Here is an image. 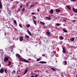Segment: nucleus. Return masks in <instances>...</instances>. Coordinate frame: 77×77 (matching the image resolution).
Segmentation results:
<instances>
[{"mask_svg": "<svg viewBox=\"0 0 77 77\" xmlns=\"http://www.w3.org/2000/svg\"><path fill=\"white\" fill-rule=\"evenodd\" d=\"M16 56L18 58H19L21 62H25L26 63H29V61L22 58L21 56H20L18 54H16Z\"/></svg>", "mask_w": 77, "mask_h": 77, "instance_id": "obj_1", "label": "nucleus"}, {"mask_svg": "<svg viewBox=\"0 0 77 77\" xmlns=\"http://www.w3.org/2000/svg\"><path fill=\"white\" fill-rule=\"evenodd\" d=\"M0 72L1 74H2V73H3V72H4V69H3V68H2L0 69Z\"/></svg>", "mask_w": 77, "mask_h": 77, "instance_id": "obj_2", "label": "nucleus"}, {"mask_svg": "<svg viewBox=\"0 0 77 77\" xmlns=\"http://www.w3.org/2000/svg\"><path fill=\"white\" fill-rule=\"evenodd\" d=\"M72 10L75 13H77V9H75L74 8H73Z\"/></svg>", "mask_w": 77, "mask_h": 77, "instance_id": "obj_3", "label": "nucleus"}, {"mask_svg": "<svg viewBox=\"0 0 77 77\" xmlns=\"http://www.w3.org/2000/svg\"><path fill=\"white\" fill-rule=\"evenodd\" d=\"M66 7L67 8H68V9H69V10H71V7H70V6L68 5H66Z\"/></svg>", "mask_w": 77, "mask_h": 77, "instance_id": "obj_4", "label": "nucleus"}, {"mask_svg": "<svg viewBox=\"0 0 77 77\" xmlns=\"http://www.w3.org/2000/svg\"><path fill=\"white\" fill-rule=\"evenodd\" d=\"M63 53H66V50L64 47L63 48Z\"/></svg>", "mask_w": 77, "mask_h": 77, "instance_id": "obj_5", "label": "nucleus"}, {"mask_svg": "<svg viewBox=\"0 0 77 77\" xmlns=\"http://www.w3.org/2000/svg\"><path fill=\"white\" fill-rule=\"evenodd\" d=\"M46 34L47 36H50V32L49 31H47L46 32Z\"/></svg>", "mask_w": 77, "mask_h": 77, "instance_id": "obj_6", "label": "nucleus"}, {"mask_svg": "<svg viewBox=\"0 0 77 77\" xmlns=\"http://www.w3.org/2000/svg\"><path fill=\"white\" fill-rule=\"evenodd\" d=\"M20 41H23V37L21 36L20 37Z\"/></svg>", "mask_w": 77, "mask_h": 77, "instance_id": "obj_7", "label": "nucleus"}, {"mask_svg": "<svg viewBox=\"0 0 77 77\" xmlns=\"http://www.w3.org/2000/svg\"><path fill=\"white\" fill-rule=\"evenodd\" d=\"M55 11L56 12H60L61 11V10L59 9H56Z\"/></svg>", "mask_w": 77, "mask_h": 77, "instance_id": "obj_8", "label": "nucleus"}, {"mask_svg": "<svg viewBox=\"0 0 77 77\" xmlns=\"http://www.w3.org/2000/svg\"><path fill=\"white\" fill-rule=\"evenodd\" d=\"M27 32H28V34H29L30 36H32V33H31L29 31V30H27Z\"/></svg>", "mask_w": 77, "mask_h": 77, "instance_id": "obj_9", "label": "nucleus"}, {"mask_svg": "<svg viewBox=\"0 0 77 77\" xmlns=\"http://www.w3.org/2000/svg\"><path fill=\"white\" fill-rule=\"evenodd\" d=\"M3 7V5H2V3L1 2H0V8L2 9Z\"/></svg>", "mask_w": 77, "mask_h": 77, "instance_id": "obj_10", "label": "nucleus"}, {"mask_svg": "<svg viewBox=\"0 0 77 77\" xmlns=\"http://www.w3.org/2000/svg\"><path fill=\"white\" fill-rule=\"evenodd\" d=\"M32 20H33V21H34V24H35V25H36V24H37V23L36 21H35V20H34V19H32Z\"/></svg>", "mask_w": 77, "mask_h": 77, "instance_id": "obj_11", "label": "nucleus"}, {"mask_svg": "<svg viewBox=\"0 0 77 77\" xmlns=\"http://www.w3.org/2000/svg\"><path fill=\"white\" fill-rule=\"evenodd\" d=\"M40 63H47V62L45 61H40Z\"/></svg>", "mask_w": 77, "mask_h": 77, "instance_id": "obj_12", "label": "nucleus"}, {"mask_svg": "<svg viewBox=\"0 0 77 77\" xmlns=\"http://www.w3.org/2000/svg\"><path fill=\"white\" fill-rule=\"evenodd\" d=\"M25 37L26 39H29L30 38V37L29 36L27 35H25Z\"/></svg>", "mask_w": 77, "mask_h": 77, "instance_id": "obj_13", "label": "nucleus"}, {"mask_svg": "<svg viewBox=\"0 0 77 77\" xmlns=\"http://www.w3.org/2000/svg\"><path fill=\"white\" fill-rule=\"evenodd\" d=\"M8 58L7 57H6V58H5L4 60L5 61H8Z\"/></svg>", "mask_w": 77, "mask_h": 77, "instance_id": "obj_14", "label": "nucleus"}, {"mask_svg": "<svg viewBox=\"0 0 77 77\" xmlns=\"http://www.w3.org/2000/svg\"><path fill=\"white\" fill-rule=\"evenodd\" d=\"M50 13L51 14H53V10L52 9H51L50 10Z\"/></svg>", "mask_w": 77, "mask_h": 77, "instance_id": "obj_15", "label": "nucleus"}, {"mask_svg": "<svg viewBox=\"0 0 77 77\" xmlns=\"http://www.w3.org/2000/svg\"><path fill=\"white\" fill-rule=\"evenodd\" d=\"M75 38H72L71 39H70V41H71L72 42H73L74 41V39Z\"/></svg>", "mask_w": 77, "mask_h": 77, "instance_id": "obj_16", "label": "nucleus"}, {"mask_svg": "<svg viewBox=\"0 0 77 77\" xmlns=\"http://www.w3.org/2000/svg\"><path fill=\"white\" fill-rule=\"evenodd\" d=\"M4 71L6 74H7V72H8V70L7 69V68H6L4 69Z\"/></svg>", "mask_w": 77, "mask_h": 77, "instance_id": "obj_17", "label": "nucleus"}, {"mask_svg": "<svg viewBox=\"0 0 77 77\" xmlns=\"http://www.w3.org/2000/svg\"><path fill=\"white\" fill-rule=\"evenodd\" d=\"M63 30L64 32H65V33H67V31L65 29H63Z\"/></svg>", "mask_w": 77, "mask_h": 77, "instance_id": "obj_18", "label": "nucleus"}, {"mask_svg": "<svg viewBox=\"0 0 77 77\" xmlns=\"http://www.w3.org/2000/svg\"><path fill=\"white\" fill-rule=\"evenodd\" d=\"M8 63H9L8 64V66H10V65H11V62L9 61Z\"/></svg>", "mask_w": 77, "mask_h": 77, "instance_id": "obj_19", "label": "nucleus"}, {"mask_svg": "<svg viewBox=\"0 0 77 77\" xmlns=\"http://www.w3.org/2000/svg\"><path fill=\"white\" fill-rule=\"evenodd\" d=\"M40 23H41L42 25H44V24H45V23H44V22H43L42 21H40Z\"/></svg>", "mask_w": 77, "mask_h": 77, "instance_id": "obj_20", "label": "nucleus"}, {"mask_svg": "<svg viewBox=\"0 0 77 77\" xmlns=\"http://www.w3.org/2000/svg\"><path fill=\"white\" fill-rule=\"evenodd\" d=\"M60 39L61 40H63V37L62 36H61L60 38Z\"/></svg>", "mask_w": 77, "mask_h": 77, "instance_id": "obj_21", "label": "nucleus"}, {"mask_svg": "<svg viewBox=\"0 0 77 77\" xmlns=\"http://www.w3.org/2000/svg\"><path fill=\"white\" fill-rule=\"evenodd\" d=\"M28 70H29V68H26V69H25V72H27V71H28Z\"/></svg>", "mask_w": 77, "mask_h": 77, "instance_id": "obj_22", "label": "nucleus"}, {"mask_svg": "<svg viewBox=\"0 0 77 77\" xmlns=\"http://www.w3.org/2000/svg\"><path fill=\"white\" fill-rule=\"evenodd\" d=\"M46 18L48 19V20H51V17H46Z\"/></svg>", "mask_w": 77, "mask_h": 77, "instance_id": "obj_23", "label": "nucleus"}, {"mask_svg": "<svg viewBox=\"0 0 77 77\" xmlns=\"http://www.w3.org/2000/svg\"><path fill=\"white\" fill-rule=\"evenodd\" d=\"M67 64V61H64V65H66Z\"/></svg>", "mask_w": 77, "mask_h": 77, "instance_id": "obj_24", "label": "nucleus"}, {"mask_svg": "<svg viewBox=\"0 0 77 77\" xmlns=\"http://www.w3.org/2000/svg\"><path fill=\"white\" fill-rule=\"evenodd\" d=\"M51 68V69H52L53 71H56V69H55L54 68Z\"/></svg>", "mask_w": 77, "mask_h": 77, "instance_id": "obj_25", "label": "nucleus"}, {"mask_svg": "<svg viewBox=\"0 0 77 77\" xmlns=\"http://www.w3.org/2000/svg\"><path fill=\"white\" fill-rule=\"evenodd\" d=\"M26 27H30V24H28L26 25Z\"/></svg>", "mask_w": 77, "mask_h": 77, "instance_id": "obj_26", "label": "nucleus"}, {"mask_svg": "<svg viewBox=\"0 0 77 77\" xmlns=\"http://www.w3.org/2000/svg\"><path fill=\"white\" fill-rule=\"evenodd\" d=\"M15 70H14L13 72H12V73H13V74H15L16 72Z\"/></svg>", "mask_w": 77, "mask_h": 77, "instance_id": "obj_27", "label": "nucleus"}, {"mask_svg": "<svg viewBox=\"0 0 77 77\" xmlns=\"http://www.w3.org/2000/svg\"><path fill=\"white\" fill-rule=\"evenodd\" d=\"M13 21H14V24H17V21H16V20H13Z\"/></svg>", "mask_w": 77, "mask_h": 77, "instance_id": "obj_28", "label": "nucleus"}, {"mask_svg": "<svg viewBox=\"0 0 77 77\" xmlns=\"http://www.w3.org/2000/svg\"><path fill=\"white\" fill-rule=\"evenodd\" d=\"M41 60V59H40V58H38L36 60V61H37V62H38V61H39V60Z\"/></svg>", "mask_w": 77, "mask_h": 77, "instance_id": "obj_29", "label": "nucleus"}, {"mask_svg": "<svg viewBox=\"0 0 77 77\" xmlns=\"http://www.w3.org/2000/svg\"><path fill=\"white\" fill-rule=\"evenodd\" d=\"M56 25L57 26H59L60 25V24L59 23H56Z\"/></svg>", "mask_w": 77, "mask_h": 77, "instance_id": "obj_30", "label": "nucleus"}, {"mask_svg": "<svg viewBox=\"0 0 77 77\" xmlns=\"http://www.w3.org/2000/svg\"><path fill=\"white\" fill-rule=\"evenodd\" d=\"M25 10V9L23 8V9H22V12H24Z\"/></svg>", "mask_w": 77, "mask_h": 77, "instance_id": "obj_31", "label": "nucleus"}, {"mask_svg": "<svg viewBox=\"0 0 77 77\" xmlns=\"http://www.w3.org/2000/svg\"><path fill=\"white\" fill-rule=\"evenodd\" d=\"M34 18V19H36V17L34 16L33 17V19Z\"/></svg>", "mask_w": 77, "mask_h": 77, "instance_id": "obj_32", "label": "nucleus"}, {"mask_svg": "<svg viewBox=\"0 0 77 77\" xmlns=\"http://www.w3.org/2000/svg\"><path fill=\"white\" fill-rule=\"evenodd\" d=\"M19 26L20 27H22V25L21 24H19Z\"/></svg>", "mask_w": 77, "mask_h": 77, "instance_id": "obj_33", "label": "nucleus"}, {"mask_svg": "<svg viewBox=\"0 0 77 77\" xmlns=\"http://www.w3.org/2000/svg\"><path fill=\"white\" fill-rule=\"evenodd\" d=\"M38 72V70H35V71H34V72Z\"/></svg>", "mask_w": 77, "mask_h": 77, "instance_id": "obj_34", "label": "nucleus"}, {"mask_svg": "<svg viewBox=\"0 0 77 77\" xmlns=\"http://www.w3.org/2000/svg\"><path fill=\"white\" fill-rule=\"evenodd\" d=\"M35 13H33L31 14L32 15H35Z\"/></svg>", "mask_w": 77, "mask_h": 77, "instance_id": "obj_35", "label": "nucleus"}, {"mask_svg": "<svg viewBox=\"0 0 77 77\" xmlns=\"http://www.w3.org/2000/svg\"><path fill=\"white\" fill-rule=\"evenodd\" d=\"M71 1H72V2H74V1H77V0H70Z\"/></svg>", "mask_w": 77, "mask_h": 77, "instance_id": "obj_36", "label": "nucleus"}, {"mask_svg": "<svg viewBox=\"0 0 77 77\" xmlns=\"http://www.w3.org/2000/svg\"><path fill=\"white\" fill-rule=\"evenodd\" d=\"M63 21H64V22H66V20H65V19H64L63 20Z\"/></svg>", "mask_w": 77, "mask_h": 77, "instance_id": "obj_37", "label": "nucleus"}, {"mask_svg": "<svg viewBox=\"0 0 77 77\" xmlns=\"http://www.w3.org/2000/svg\"><path fill=\"white\" fill-rule=\"evenodd\" d=\"M28 60H31V59L30 58H29L28 59Z\"/></svg>", "mask_w": 77, "mask_h": 77, "instance_id": "obj_38", "label": "nucleus"}, {"mask_svg": "<svg viewBox=\"0 0 77 77\" xmlns=\"http://www.w3.org/2000/svg\"><path fill=\"white\" fill-rule=\"evenodd\" d=\"M37 11H38V12H39V9H37Z\"/></svg>", "mask_w": 77, "mask_h": 77, "instance_id": "obj_39", "label": "nucleus"}, {"mask_svg": "<svg viewBox=\"0 0 77 77\" xmlns=\"http://www.w3.org/2000/svg\"><path fill=\"white\" fill-rule=\"evenodd\" d=\"M31 8H32V7H33V5H31L30 6Z\"/></svg>", "mask_w": 77, "mask_h": 77, "instance_id": "obj_40", "label": "nucleus"}, {"mask_svg": "<svg viewBox=\"0 0 77 77\" xmlns=\"http://www.w3.org/2000/svg\"><path fill=\"white\" fill-rule=\"evenodd\" d=\"M20 8H22V5H20Z\"/></svg>", "mask_w": 77, "mask_h": 77, "instance_id": "obj_41", "label": "nucleus"}, {"mask_svg": "<svg viewBox=\"0 0 77 77\" xmlns=\"http://www.w3.org/2000/svg\"><path fill=\"white\" fill-rule=\"evenodd\" d=\"M54 53H55V54H56V51H54Z\"/></svg>", "mask_w": 77, "mask_h": 77, "instance_id": "obj_42", "label": "nucleus"}, {"mask_svg": "<svg viewBox=\"0 0 77 77\" xmlns=\"http://www.w3.org/2000/svg\"><path fill=\"white\" fill-rule=\"evenodd\" d=\"M42 56H43V57L45 56V54H43V55H42Z\"/></svg>", "mask_w": 77, "mask_h": 77, "instance_id": "obj_43", "label": "nucleus"}, {"mask_svg": "<svg viewBox=\"0 0 77 77\" xmlns=\"http://www.w3.org/2000/svg\"><path fill=\"white\" fill-rule=\"evenodd\" d=\"M26 5H27V7H28V6H29V4H26Z\"/></svg>", "mask_w": 77, "mask_h": 77, "instance_id": "obj_44", "label": "nucleus"}, {"mask_svg": "<svg viewBox=\"0 0 77 77\" xmlns=\"http://www.w3.org/2000/svg\"><path fill=\"white\" fill-rule=\"evenodd\" d=\"M38 77V75H36L35 76V77Z\"/></svg>", "mask_w": 77, "mask_h": 77, "instance_id": "obj_45", "label": "nucleus"}, {"mask_svg": "<svg viewBox=\"0 0 77 77\" xmlns=\"http://www.w3.org/2000/svg\"><path fill=\"white\" fill-rule=\"evenodd\" d=\"M75 20H73V22H75Z\"/></svg>", "mask_w": 77, "mask_h": 77, "instance_id": "obj_46", "label": "nucleus"}, {"mask_svg": "<svg viewBox=\"0 0 77 77\" xmlns=\"http://www.w3.org/2000/svg\"><path fill=\"white\" fill-rule=\"evenodd\" d=\"M27 72H24V73L26 74V73Z\"/></svg>", "mask_w": 77, "mask_h": 77, "instance_id": "obj_47", "label": "nucleus"}, {"mask_svg": "<svg viewBox=\"0 0 77 77\" xmlns=\"http://www.w3.org/2000/svg\"><path fill=\"white\" fill-rule=\"evenodd\" d=\"M27 72H24V73L26 74V73Z\"/></svg>", "mask_w": 77, "mask_h": 77, "instance_id": "obj_48", "label": "nucleus"}, {"mask_svg": "<svg viewBox=\"0 0 77 77\" xmlns=\"http://www.w3.org/2000/svg\"><path fill=\"white\" fill-rule=\"evenodd\" d=\"M31 77H34V76H31Z\"/></svg>", "mask_w": 77, "mask_h": 77, "instance_id": "obj_49", "label": "nucleus"}, {"mask_svg": "<svg viewBox=\"0 0 77 77\" xmlns=\"http://www.w3.org/2000/svg\"><path fill=\"white\" fill-rule=\"evenodd\" d=\"M35 3H36V4H38V2H35Z\"/></svg>", "mask_w": 77, "mask_h": 77, "instance_id": "obj_50", "label": "nucleus"}, {"mask_svg": "<svg viewBox=\"0 0 77 77\" xmlns=\"http://www.w3.org/2000/svg\"><path fill=\"white\" fill-rule=\"evenodd\" d=\"M20 65H18V66H20Z\"/></svg>", "mask_w": 77, "mask_h": 77, "instance_id": "obj_51", "label": "nucleus"}, {"mask_svg": "<svg viewBox=\"0 0 77 77\" xmlns=\"http://www.w3.org/2000/svg\"><path fill=\"white\" fill-rule=\"evenodd\" d=\"M1 67V64L0 63V68Z\"/></svg>", "mask_w": 77, "mask_h": 77, "instance_id": "obj_52", "label": "nucleus"}, {"mask_svg": "<svg viewBox=\"0 0 77 77\" xmlns=\"http://www.w3.org/2000/svg\"><path fill=\"white\" fill-rule=\"evenodd\" d=\"M18 77H21V76H20L19 75V76H18Z\"/></svg>", "mask_w": 77, "mask_h": 77, "instance_id": "obj_53", "label": "nucleus"}, {"mask_svg": "<svg viewBox=\"0 0 77 77\" xmlns=\"http://www.w3.org/2000/svg\"><path fill=\"white\" fill-rule=\"evenodd\" d=\"M11 0V1H14V0Z\"/></svg>", "mask_w": 77, "mask_h": 77, "instance_id": "obj_54", "label": "nucleus"}, {"mask_svg": "<svg viewBox=\"0 0 77 77\" xmlns=\"http://www.w3.org/2000/svg\"><path fill=\"white\" fill-rule=\"evenodd\" d=\"M25 73H23V75H25Z\"/></svg>", "mask_w": 77, "mask_h": 77, "instance_id": "obj_55", "label": "nucleus"}, {"mask_svg": "<svg viewBox=\"0 0 77 77\" xmlns=\"http://www.w3.org/2000/svg\"><path fill=\"white\" fill-rule=\"evenodd\" d=\"M5 1H7V0H5Z\"/></svg>", "mask_w": 77, "mask_h": 77, "instance_id": "obj_56", "label": "nucleus"}, {"mask_svg": "<svg viewBox=\"0 0 77 77\" xmlns=\"http://www.w3.org/2000/svg\"><path fill=\"white\" fill-rule=\"evenodd\" d=\"M17 73H18V72H17Z\"/></svg>", "mask_w": 77, "mask_h": 77, "instance_id": "obj_57", "label": "nucleus"}, {"mask_svg": "<svg viewBox=\"0 0 77 77\" xmlns=\"http://www.w3.org/2000/svg\"><path fill=\"white\" fill-rule=\"evenodd\" d=\"M56 62H57V61H56Z\"/></svg>", "mask_w": 77, "mask_h": 77, "instance_id": "obj_58", "label": "nucleus"}, {"mask_svg": "<svg viewBox=\"0 0 77 77\" xmlns=\"http://www.w3.org/2000/svg\"><path fill=\"white\" fill-rule=\"evenodd\" d=\"M56 62H57V61H56Z\"/></svg>", "mask_w": 77, "mask_h": 77, "instance_id": "obj_59", "label": "nucleus"}, {"mask_svg": "<svg viewBox=\"0 0 77 77\" xmlns=\"http://www.w3.org/2000/svg\"><path fill=\"white\" fill-rule=\"evenodd\" d=\"M19 11H20V10L19 9Z\"/></svg>", "mask_w": 77, "mask_h": 77, "instance_id": "obj_60", "label": "nucleus"}, {"mask_svg": "<svg viewBox=\"0 0 77 77\" xmlns=\"http://www.w3.org/2000/svg\"><path fill=\"white\" fill-rule=\"evenodd\" d=\"M40 77H41V76H40Z\"/></svg>", "mask_w": 77, "mask_h": 77, "instance_id": "obj_61", "label": "nucleus"}, {"mask_svg": "<svg viewBox=\"0 0 77 77\" xmlns=\"http://www.w3.org/2000/svg\"><path fill=\"white\" fill-rule=\"evenodd\" d=\"M0 77H1V76H0Z\"/></svg>", "mask_w": 77, "mask_h": 77, "instance_id": "obj_62", "label": "nucleus"}]
</instances>
